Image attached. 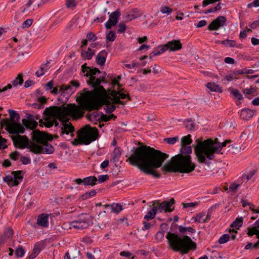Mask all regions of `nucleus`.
Segmentation results:
<instances>
[{
  "instance_id": "1",
  "label": "nucleus",
  "mask_w": 259,
  "mask_h": 259,
  "mask_svg": "<svg viewBox=\"0 0 259 259\" xmlns=\"http://www.w3.org/2000/svg\"><path fill=\"white\" fill-rule=\"evenodd\" d=\"M138 145V147L133 148L131 150L133 153L126 161L145 175L159 178L161 174L156 170L159 167H161V170L164 175L176 172L189 173L174 157L163 164L164 161L169 157L168 154L147 146L144 143L139 142Z\"/></svg>"
},
{
  "instance_id": "2",
  "label": "nucleus",
  "mask_w": 259,
  "mask_h": 259,
  "mask_svg": "<svg viewBox=\"0 0 259 259\" xmlns=\"http://www.w3.org/2000/svg\"><path fill=\"white\" fill-rule=\"evenodd\" d=\"M179 226L172 223L169 231L167 232L166 238L170 248L175 252L187 254L191 250L194 249V241L187 235H181L175 231Z\"/></svg>"
},
{
  "instance_id": "3",
  "label": "nucleus",
  "mask_w": 259,
  "mask_h": 259,
  "mask_svg": "<svg viewBox=\"0 0 259 259\" xmlns=\"http://www.w3.org/2000/svg\"><path fill=\"white\" fill-rule=\"evenodd\" d=\"M26 119H22V124L19 122L15 125H9L10 119L8 118L1 120L0 125L1 128L5 127V130L10 135H12V140L14 146L16 148L23 149L25 148L24 142H28L29 139L26 135L21 136L20 134H24L28 128V125L26 124Z\"/></svg>"
},
{
  "instance_id": "4",
  "label": "nucleus",
  "mask_w": 259,
  "mask_h": 259,
  "mask_svg": "<svg viewBox=\"0 0 259 259\" xmlns=\"http://www.w3.org/2000/svg\"><path fill=\"white\" fill-rule=\"evenodd\" d=\"M203 139L200 138L195 140L197 142L195 145V154L198 160L200 163L206 162V158L208 159L207 152L208 149L211 147H215L214 145H219L220 142L218 138H216L214 140L211 139H208L202 141Z\"/></svg>"
},
{
  "instance_id": "5",
  "label": "nucleus",
  "mask_w": 259,
  "mask_h": 259,
  "mask_svg": "<svg viewBox=\"0 0 259 259\" xmlns=\"http://www.w3.org/2000/svg\"><path fill=\"white\" fill-rule=\"evenodd\" d=\"M180 153L173 156L178 162L180 163L190 172L194 170V163L192 162L190 154L192 152V148H194V144L192 146L181 145Z\"/></svg>"
},
{
  "instance_id": "6",
  "label": "nucleus",
  "mask_w": 259,
  "mask_h": 259,
  "mask_svg": "<svg viewBox=\"0 0 259 259\" xmlns=\"http://www.w3.org/2000/svg\"><path fill=\"white\" fill-rule=\"evenodd\" d=\"M81 142L80 144L88 145L92 142L98 140L100 137L98 129L96 127H92L86 124L79 130Z\"/></svg>"
},
{
  "instance_id": "7",
  "label": "nucleus",
  "mask_w": 259,
  "mask_h": 259,
  "mask_svg": "<svg viewBox=\"0 0 259 259\" xmlns=\"http://www.w3.org/2000/svg\"><path fill=\"white\" fill-rule=\"evenodd\" d=\"M94 217L87 213L79 214L76 220L69 223V228H73L78 230H83L88 228L94 224Z\"/></svg>"
},
{
  "instance_id": "8",
  "label": "nucleus",
  "mask_w": 259,
  "mask_h": 259,
  "mask_svg": "<svg viewBox=\"0 0 259 259\" xmlns=\"http://www.w3.org/2000/svg\"><path fill=\"white\" fill-rule=\"evenodd\" d=\"M25 174L22 170L12 171L11 175L3 178V181L10 187H16L23 181Z\"/></svg>"
},
{
  "instance_id": "9",
  "label": "nucleus",
  "mask_w": 259,
  "mask_h": 259,
  "mask_svg": "<svg viewBox=\"0 0 259 259\" xmlns=\"http://www.w3.org/2000/svg\"><path fill=\"white\" fill-rule=\"evenodd\" d=\"M54 147L48 142L39 143L33 147L31 151L34 154H52L54 152Z\"/></svg>"
},
{
  "instance_id": "10",
  "label": "nucleus",
  "mask_w": 259,
  "mask_h": 259,
  "mask_svg": "<svg viewBox=\"0 0 259 259\" xmlns=\"http://www.w3.org/2000/svg\"><path fill=\"white\" fill-rule=\"evenodd\" d=\"M156 203L160 212H162L163 210L165 212H170L175 209L176 202L174 198H171L169 200H164L161 203L157 201Z\"/></svg>"
},
{
  "instance_id": "11",
  "label": "nucleus",
  "mask_w": 259,
  "mask_h": 259,
  "mask_svg": "<svg viewBox=\"0 0 259 259\" xmlns=\"http://www.w3.org/2000/svg\"><path fill=\"white\" fill-rule=\"evenodd\" d=\"M108 14H110L109 18L108 21L105 23V27L107 29H110L117 24L121 14L120 10L117 9L111 13L109 12Z\"/></svg>"
},
{
  "instance_id": "12",
  "label": "nucleus",
  "mask_w": 259,
  "mask_h": 259,
  "mask_svg": "<svg viewBox=\"0 0 259 259\" xmlns=\"http://www.w3.org/2000/svg\"><path fill=\"white\" fill-rule=\"evenodd\" d=\"M227 19L225 16H220L213 20L208 25V29L210 31L218 30L224 26L226 23Z\"/></svg>"
},
{
  "instance_id": "13",
  "label": "nucleus",
  "mask_w": 259,
  "mask_h": 259,
  "mask_svg": "<svg viewBox=\"0 0 259 259\" xmlns=\"http://www.w3.org/2000/svg\"><path fill=\"white\" fill-rule=\"evenodd\" d=\"M59 91L61 92V96L65 98V102H67L71 96L75 91V89L70 85L63 84L60 86Z\"/></svg>"
},
{
  "instance_id": "14",
  "label": "nucleus",
  "mask_w": 259,
  "mask_h": 259,
  "mask_svg": "<svg viewBox=\"0 0 259 259\" xmlns=\"http://www.w3.org/2000/svg\"><path fill=\"white\" fill-rule=\"evenodd\" d=\"M165 50L170 52H176L182 48V44L179 39H173L164 45Z\"/></svg>"
},
{
  "instance_id": "15",
  "label": "nucleus",
  "mask_w": 259,
  "mask_h": 259,
  "mask_svg": "<svg viewBox=\"0 0 259 259\" xmlns=\"http://www.w3.org/2000/svg\"><path fill=\"white\" fill-rule=\"evenodd\" d=\"M227 144L224 141L223 143H220L219 145H216L215 147H211L209 148L208 151L207 152L208 155V159L209 160H213L214 157L215 155L214 154L215 153H219L222 149L225 147Z\"/></svg>"
},
{
  "instance_id": "16",
  "label": "nucleus",
  "mask_w": 259,
  "mask_h": 259,
  "mask_svg": "<svg viewBox=\"0 0 259 259\" xmlns=\"http://www.w3.org/2000/svg\"><path fill=\"white\" fill-rule=\"evenodd\" d=\"M61 128V132L60 135L62 136L64 134L69 135V134H73L75 131V128L71 123L70 122H63L59 126Z\"/></svg>"
},
{
  "instance_id": "17",
  "label": "nucleus",
  "mask_w": 259,
  "mask_h": 259,
  "mask_svg": "<svg viewBox=\"0 0 259 259\" xmlns=\"http://www.w3.org/2000/svg\"><path fill=\"white\" fill-rule=\"evenodd\" d=\"M81 253L77 247L71 250L70 252L67 251L64 256V259H81Z\"/></svg>"
},
{
  "instance_id": "18",
  "label": "nucleus",
  "mask_w": 259,
  "mask_h": 259,
  "mask_svg": "<svg viewBox=\"0 0 259 259\" xmlns=\"http://www.w3.org/2000/svg\"><path fill=\"white\" fill-rule=\"evenodd\" d=\"M109 81L107 80L106 78H104V77H97L96 76H94L92 78V80H87V83L88 85L93 87L94 85H101L102 83H108Z\"/></svg>"
},
{
  "instance_id": "19",
  "label": "nucleus",
  "mask_w": 259,
  "mask_h": 259,
  "mask_svg": "<svg viewBox=\"0 0 259 259\" xmlns=\"http://www.w3.org/2000/svg\"><path fill=\"white\" fill-rule=\"evenodd\" d=\"M107 55L108 53L105 50L101 51L96 57V63L101 66H104L106 61Z\"/></svg>"
},
{
  "instance_id": "20",
  "label": "nucleus",
  "mask_w": 259,
  "mask_h": 259,
  "mask_svg": "<svg viewBox=\"0 0 259 259\" xmlns=\"http://www.w3.org/2000/svg\"><path fill=\"white\" fill-rule=\"evenodd\" d=\"M114 95H118L116 98L120 99H126L127 101H132L130 95L127 92L125 89H118L117 91H114Z\"/></svg>"
},
{
  "instance_id": "21",
  "label": "nucleus",
  "mask_w": 259,
  "mask_h": 259,
  "mask_svg": "<svg viewBox=\"0 0 259 259\" xmlns=\"http://www.w3.org/2000/svg\"><path fill=\"white\" fill-rule=\"evenodd\" d=\"M49 214L42 213L38 215L37 224L42 227H48L49 226Z\"/></svg>"
},
{
  "instance_id": "22",
  "label": "nucleus",
  "mask_w": 259,
  "mask_h": 259,
  "mask_svg": "<svg viewBox=\"0 0 259 259\" xmlns=\"http://www.w3.org/2000/svg\"><path fill=\"white\" fill-rule=\"evenodd\" d=\"M8 112L10 115V119L13 122V124L11 125H15L20 122V116L16 111L12 109H8ZM9 125L10 124L9 123Z\"/></svg>"
},
{
  "instance_id": "23",
  "label": "nucleus",
  "mask_w": 259,
  "mask_h": 259,
  "mask_svg": "<svg viewBox=\"0 0 259 259\" xmlns=\"http://www.w3.org/2000/svg\"><path fill=\"white\" fill-rule=\"evenodd\" d=\"M153 207L148 212L147 214H146L144 218L145 220L147 221H149L154 219L157 213V211L159 210V208L157 205L155 206L154 205L156 203V201H153Z\"/></svg>"
},
{
  "instance_id": "24",
  "label": "nucleus",
  "mask_w": 259,
  "mask_h": 259,
  "mask_svg": "<svg viewBox=\"0 0 259 259\" xmlns=\"http://www.w3.org/2000/svg\"><path fill=\"white\" fill-rule=\"evenodd\" d=\"M95 54V50L91 49V48H89L87 51L82 50L80 53L81 56L83 58V59H87L89 60L92 59Z\"/></svg>"
},
{
  "instance_id": "25",
  "label": "nucleus",
  "mask_w": 259,
  "mask_h": 259,
  "mask_svg": "<svg viewBox=\"0 0 259 259\" xmlns=\"http://www.w3.org/2000/svg\"><path fill=\"white\" fill-rule=\"evenodd\" d=\"M121 155V149L119 147H116L111 154L110 161L113 162H116Z\"/></svg>"
},
{
  "instance_id": "26",
  "label": "nucleus",
  "mask_w": 259,
  "mask_h": 259,
  "mask_svg": "<svg viewBox=\"0 0 259 259\" xmlns=\"http://www.w3.org/2000/svg\"><path fill=\"white\" fill-rule=\"evenodd\" d=\"M84 186H94L97 184L98 180L96 177L89 176L83 178Z\"/></svg>"
},
{
  "instance_id": "27",
  "label": "nucleus",
  "mask_w": 259,
  "mask_h": 259,
  "mask_svg": "<svg viewBox=\"0 0 259 259\" xmlns=\"http://www.w3.org/2000/svg\"><path fill=\"white\" fill-rule=\"evenodd\" d=\"M210 220V216L209 214L206 215L204 212H200L195 217V222L198 223H205Z\"/></svg>"
},
{
  "instance_id": "28",
  "label": "nucleus",
  "mask_w": 259,
  "mask_h": 259,
  "mask_svg": "<svg viewBox=\"0 0 259 259\" xmlns=\"http://www.w3.org/2000/svg\"><path fill=\"white\" fill-rule=\"evenodd\" d=\"M101 72L100 70L96 67H90V70H88V72L84 75L85 77H89L90 79L89 80H92V78L94 76H96V75L98 74H100Z\"/></svg>"
},
{
  "instance_id": "29",
  "label": "nucleus",
  "mask_w": 259,
  "mask_h": 259,
  "mask_svg": "<svg viewBox=\"0 0 259 259\" xmlns=\"http://www.w3.org/2000/svg\"><path fill=\"white\" fill-rule=\"evenodd\" d=\"M253 115V111L249 109L242 110L240 113L241 118L245 120H248L249 118L252 117Z\"/></svg>"
},
{
  "instance_id": "30",
  "label": "nucleus",
  "mask_w": 259,
  "mask_h": 259,
  "mask_svg": "<svg viewBox=\"0 0 259 259\" xmlns=\"http://www.w3.org/2000/svg\"><path fill=\"white\" fill-rule=\"evenodd\" d=\"M96 94L99 95H106L107 90L102 85H97L92 87Z\"/></svg>"
},
{
  "instance_id": "31",
  "label": "nucleus",
  "mask_w": 259,
  "mask_h": 259,
  "mask_svg": "<svg viewBox=\"0 0 259 259\" xmlns=\"http://www.w3.org/2000/svg\"><path fill=\"white\" fill-rule=\"evenodd\" d=\"M23 74L20 73L17 76L11 81L14 87H17L18 85H21L23 83Z\"/></svg>"
},
{
  "instance_id": "32",
  "label": "nucleus",
  "mask_w": 259,
  "mask_h": 259,
  "mask_svg": "<svg viewBox=\"0 0 259 259\" xmlns=\"http://www.w3.org/2000/svg\"><path fill=\"white\" fill-rule=\"evenodd\" d=\"M46 245L43 241L37 242L35 243L33 251L39 254L41 251L45 247Z\"/></svg>"
},
{
  "instance_id": "33",
  "label": "nucleus",
  "mask_w": 259,
  "mask_h": 259,
  "mask_svg": "<svg viewBox=\"0 0 259 259\" xmlns=\"http://www.w3.org/2000/svg\"><path fill=\"white\" fill-rule=\"evenodd\" d=\"M97 194V191L96 190H92L91 191H88L85 192V193L81 195L79 199L81 200H86L94 196H95Z\"/></svg>"
},
{
  "instance_id": "34",
  "label": "nucleus",
  "mask_w": 259,
  "mask_h": 259,
  "mask_svg": "<svg viewBox=\"0 0 259 259\" xmlns=\"http://www.w3.org/2000/svg\"><path fill=\"white\" fill-rule=\"evenodd\" d=\"M206 87L212 92H222L221 88L214 82H208Z\"/></svg>"
},
{
  "instance_id": "35",
  "label": "nucleus",
  "mask_w": 259,
  "mask_h": 259,
  "mask_svg": "<svg viewBox=\"0 0 259 259\" xmlns=\"http://www.w3.org/2000/svg\"><path fill=\"white\" fill-rule=\"evenodd\" d=\"M123 210L122 205L120 203H112L111 206V211L116 213H119Z\"/></svg>"
},
{
  "instance_id": "36",
  "label": "nucleus",
  "mask_w": 259,
  "mask_h": 259,
  "mask_svg": "<svg viewBox=\"0 0 259 259\" xmlns=\"http://www.w3.org/2000/svg\"><path fill=\"white\" fill-rule=\"evenodd\" d=\"M193 141L191 138V135L188 134L186 136H184L181 138V145L189 146L192 143Z\"/></svg>"
},
{
  "instance_id": "37",
  "label": "nucleus",
  "mask_w": 259,
  "mask_h": 259,
  "mask_svg": "<svg viewBox=\"0 0 259 259\" xmlns=\"http://www.w3.org/2000/svg\"><path fill=\"white\" fill-rule=\"evenodd\" d=\"M243 224V218L240 217L237 218L230 225L232 228H235L236 229H239V227L242 226Z\"/></svg>"
},
{
  "instance_id": "38",
  "label": "nucleus",
  "mask_w": 259,
  "mask_h": 259,
  "mask_svg": "<svg viewBox=\"0 0 259 259\" xmlns=\"http://www.w3.org/2000/svg\"><path fill=\"white\" fill-rule=\"evenodd\" d=\"M165 51L166 50L163 45L158 46L157 47L155 48L154 50L152 52L153 56H158L160 55Z\"/></svg>"
},
{
  "instance_id": "39",
  "label": "nucleus",
  "mask_w": 259,
  "mask_h": 259,
  "mask_svg": "<svg viewBox=\"0 0 259 259\" xmlns=\"http://www.w3.org/2000/svg\"><path fill=\"white\" fill-rule=\"evenodd\" d=\"M131 13V20H133L142 16V14L139 12L138 8H133L130 11Z\"/></svg>"
},
{
  "instance_id": "40",
  "label": "nucleus",
  "mask_w": 259,
  "mask_h": 259,
  "mask_svg": "<svg viewBox=\"0 0 259 259\" xmlns=\"http://www.w3.org/2000/svg\"><path fill=\"white\" fill-rule=\"evenodd\" d=\"M229 91L235 98H237L239 100H241L243 99L242 95L238 90L233 88H230Z\"/></svg>"
},
{
  "instance_id": "41",
  "label": "nucleus",
  "mask_w": 259,
  "mask_h": 259,
  "mask_svg": "<svg viewBox=\"0 0 259 259\" xmlns=\"http://www.w3.org/2000/svg\"><path fill=\"white\" fill-rule=\"evenodd\" d=\"M25 253L24 247L22 245H19L15 250V255L17 257H23Z\"/></svg>"
},
{
  "instance_id": "42",
  "label": "nucleus",
  "mask_w": 259,
  "mask_h": 259,
  "mask_svg": "<svg viewBox=\"0 0 259 259\" xmlns=\"http://www.w3.org/2000/svg\"><path fill=\"white\" fill-rule=\"evenodd\" d=\"M14 231L11 227H9L4 232V236L5 239H8L13 237Z\"/></svg>"
},
{
  "instance_id": "43",
  "label": "nucleus",
  "mask_w": 259,
  "mask_h": 259,
  "mask_svg": "<svg viewBox=\"0 0 259 259\" xmlns=\"http://www.w3.org/2000/svg\"><path fill=\"white\" fill-rule=\"evenodd\" d=\"M185 127L188 130H193L194 128V122L191 119H186L184 121Z\"/></svg>"
},
{
  "instance_id": "44",
  "label": "nucleus",
  "mask_w": 259,
  "mask_h": 259,
  "mask_svg": "<svg viewBox=\"0 0 259 259\" xmlns=\"http://www.w3.org/2000/svg\"><path fill=\"white\" fill-rule=\"evenodd\" d=\"M116 38V34L115 31L110 30L106 34L107 41H113Z\"/></svg>"
},
{
  "instance_id": "45",
  "label": "nucleus",
  "mask_w": 259,
  "mask_h": 259,
  "mask_svg": "<svg viewBox=\"0 0 259 259\" xmlns=\"http://www.w3.org/2000/svg\"><path fill=\"white\" fill-rule=\"evenodd\" d=\"M107 11V9L105 8L103 10V14L101 15L100 16L97 17L94 20H93V22L97 21L98 23H101L103 22L106 18V12Z\"/></svg>"
},
{
  "instance_id": "46",
  "label": "nucleus",
  "mask_w": 259,
  "mask_h": 259,
  "mask_svg": "<svg viewBox=\"0 0 259 259\" xmlns=\"http://www.w3.org/2000/svg\"><path fill=\"white\" fill-rule=\"evenodd\" d=\"M65 5L67 8L73 10L76 8L77 3L75 0H66Z\"/></svg>"
},
{
  "instance_id": "47",
  "label": "nucleus",
  "mask_w": 259,
  "mask_h": 259,
  "mask_svg": "<svg viewBox=\"0 0 259 259\" xmlns=\"http://www.w3.org/2000/svg\"><path fill=\"white\" fill-rule=\"evenodd\" d=\"M86 38L90 42H94L98 38L96 34L91 31L87 33Z\"/></svg>"
},
{
  "instance_id": "48",
  "label": "nucleus",
  "mask_w": 259,
  "mask_h": 259,
  "mask_svg": "<svg viewBox=\"0 0 259 259\" xmlns=\"http://www.w3.org/2000/svg\"><path fill=\"white\" fill-rule=\"evenodd\" d=\"M21 154L20 152L17 151V150L14 151V152H11L9 154V157L13 160L16 161L18 159L19 156H21Z\"/></svg>"
},
{
  "instance_id": "49",
  "label": "nucleus",
  "mask_w": 259,
  "mask_h": 259,
  "mask_svg": "<svg viewBox=\"0 0 259 259\" xmlns=\"http://www.w3.org/2000/svg\"><path fill=\"white\" fill-rule=\"evenodd\" d=\"M118 28L117 30V33H124L126 30L127 26L124 24V22H120L118 25Z\"/></svg>"
},
{
  "instance_id": "50",
  "label": "nucleus",
  "mask_w": 259,
  "mask_h": 259,
  "mask_svg": "<svg viewBox=\"0 0 259 259\" xmlns=\"http://www.w3.org/2000/svg\"><path fill=\"white\" fill-rule=\"evenodd\" d=\"M116 108H119L118 106H116L114 104H111L110 106H106V108H104L105 112L107 114H111L113 112Z\"/></svg>"
},
{
  "instance_id": "51",
  "label": "nucleus",
  "mask_w": 259,
  "mask_h": 259,
  "mask_svg": "<svg viewBox=\"0 0 259 259\" xmlns=\"http://www.w3.org/2000/svg\"><path fill=\"white\" fill-rule=\"evenodd\" d=\"M222 44L227 47H233L236 45V42L233 40L226 39L222 41Z\"/></svg>"
},
{
  "instance_id": "52",
  "label": "nucleus",
  "mask_w": 259,
  "mask_h": 259,
  "mask_svg": "<svg viewBox=\"0 0 259 259\" xmlns=\"http://www.w3.org/2000/svg\"><path fill=\"white\" fill-rule=\"evenodd\" d=\"M33 22V20L32 19H27L22 24L21 27L22 28H27L32 25Z\"/></svg>"
},
{
  "instance_id": "53",
  "label": "nucleus",
  "mask_w": 259,
  "mask_h": 259,
  "mask_svg": "<svg viewBox=\"0 0 259 259\" xmlns=\"http://www.w3.org/2000/svg\"><path fill=\"white\" fill-rule=\"evenodd\" d=\"M179 140V138L178 136H176L171 138H167L164 139V141H165L167 144L173 145L176 143Z\"/></svg>"
},
{
  "instance_id": "54",
  "label": "nucleus",
  "mask_w": 259,
  "mask_h": 259,
  "mask_svg": "<svg viewBox=\"0 0 259 259\" xmlns=\"http://www.w3.org/2000/svg\"><path fill=\"white\" fill-rule=\"evenodd\" d=\"M101 111H95L92 113V115L93 117L94 120L101 122Z\"/></svg>"
},
{
  "instance_id": "55",
  "label": "nucleus",
  "mask_w": 259,
  "mask_h": 259,
  "mask_svg": "<svg viewBox=\"0 0 259 259\" xmlns=\"http://www.w3.org/2000/svg\"><path fill=\"white\" fill-rule=\"evenodd\" d=\"M248 232L247 234L248 236H252L253 235H255L256 233H258V229H256V227H253L251 228H248Z\"/></svg>"
},
{
  "instance_id": "56",
  "label": "nucleus",
  "mask_w": 259,
  "mask_h": 259,
  "mask_svg": "<svg viewBox=\"0 0 259 259\" xmlns=\"http://www.w3.org/2000/svg\"><path fill=\"white\" fill-rule=\"evenodd\" d=\"M109 179V177L108 175H100L97 178L98 182L100 183H102L106 182Z\"/></svg>"
},
{
  "instance_id": "57",
  "label": "nucleus",
  "mask_w": 259,
  "mask_h": 259,
  "mask_svg": "<svg viewBox=\"0 0 259 259\" xmlns=\"http://www.w3.org/2000/svg\"><path fill=\"white\" fill-rule=\"evenodd\" d=\"M230 238V235L229 234H224L222 235L219 240V242L220 244H224L226 243Z\"/></svg>"
},
{
  "instance_id": "58",
  "label": "nucleus",
  "mask_w": 259,
  "mask_h": 259,
  "mask_svg": "<svg viewBox=\"0 0 259 259\" xmlns=\"http://www.w3.org/2000/svg\"><path fill=\"white\" fill-rule=\"evenodd\" d=\"M164 233L162 232L161 231H158L155 235V238L156 240H157V241L159 242L161 241L164 238Z\"/></svg>"
},
{
  "instance_id": "59",
  "label": "nucleus",
  "mask_w": 259,
  "mask_h": 259,
  "mask_svg": "<svg viewBox=\"0 0 259 259\" xmlns=\"http://www.w3.org/2000/svg\"><path fill=\"white\" fill-rule=\"evenodd\" d=\"M160 11L163 14L169 15L172 12V9L167 6L161 7Z\"/></svg>"
},
{
  "instance_id": "60",
  "label": "nucleus",
  "mask_w": 259,
  "mask_h": 259,
  "mask_svg": "<svg viewBox=\"0 0 259 259\" xmlns=\"http://www.w3.org/2000/svg\"><path fill=\"white\" fill-rule=\"evenodd\" d=\"M27 119L28 121L34 124L35 127L37 126V122L35 120L34 117L32 114L29 113L27 114Z\"/></svg>"
},
{
  "instance_id": "61",
  "label": "nucleus",
  "mask_w": 259,
  "mask_h": 259,
  "mask_svg": "<svg viewBox=\"0 0 259 259\" xmlns=\"http://www.w3.org/2000/svg\"><path fill=\"white\" fill-rule=\"evenodd\" d=\"M20 161L24 164H28L31 163V159L29 157L21 155Z\"/></svg>"
},
{
  "instance_id": "62",
  "label": "nucleus",
  "mask_w": 259,
  "mask_h": 259,
  "mask_svg": "<svg viewBox=\"0 0 259 259\" xmlns=\"http://www.w3.org/2000/svg\"><path fill=\"white\" fill-rule=\"evenodd\" d=\"M54 87V80H51L48 82L44 86V89L46 91H49L52 90Z\"/></svg>"
},
{
  "instance_id": "63",
  "label": "nucleus",
  "mask_w": 259,
  "mask_h": 259,
  "mask_svg": "<svg viewBox=\"0 0 259 259\" xmlns=\"http://www.w3.org/2000/svg\"><path fill=\"white\" fill-rule=\"evenodd\" d=\"M100 223H98V226L101 229H104L106 227V224L109 223V221L108 220H104L102 219L101 221H99Z\"/></svg>"
},
{
  "instance_id": "64",
  "label": "nucleus",
  "mask_w": 259,
  "mask_h": 259,
  "mask_svg": "<svg viewBox=\"0 0 259 259\" xmlns=\"http://www.w3.org/2000/svg\"><path fill=\"white\" fill-rule=\"evenodd\" d=\"M101 122L110 121L109 115L105 114L103 112H101Z\"/></svg>"
}]
</instances>
